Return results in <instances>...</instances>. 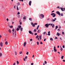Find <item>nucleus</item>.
<instances>
[{
	"instance_id": "6ab92c4d",
	"label": "nucleus",
	"mask_w": 65,
	"mask_h": 65,
	"mask_svg": "<svg viewBox=\"0 0 65 65\" xmlns=\"http://www.w3.org/2000/svg\"><path fill=\"white\" fill-rule=\"evenodd\" d=\"M24 20H26V17L24 16L23 18Z\"/></svg>"
},
{
	"instance_id": "13d9d810",
	"label": "nucleus",
	"mask_w": 65,
	"mask_h": 65,
	"mask_svg": "<svg viewBox=\"0 0 65 65\" xmlns=\"http://www.w3.org/2000/svg\"><path fill=\"white\" fill-rule=\"evenodd\" d=\"M10 28H13V26H10Z\"/></svg>"
},
{
	"instance_id": "b1692460",
	"label": "nucleus",
	"mask_w": 65,
	"mask_h": 65,
	"mask_svg": "<svg viewBox=\"0 0 65 65\" xmlns=\"http://www.w3.org/2000/svg\"><path fill=\"white\" fill-rule=\"evenodd\" d=\"M54 27H55V24H54L52 26V28H54Z\"/></svg>"
},
{
	"instance_id": "338daca9",
	"label": "nucleus",
	"mask_w": 65,
	"mask_h": 65,
	"mask_svg": "<svg viewBox=\"0 0 65 65\" xmlns=\"http://www.w3.org/2000/svg\"><path fill=\"white\" fill-rule=\"evenodd\" d=\"M8 20H9L8 19V18L7 19V21H8Z\"/></svg>"
},
{
	"instance_id": "9b49d317",
	"label": "nucleus",
	"mask_w": 65,
	"mask_h": 65,
	"mask_svg": "<svg viewBox=\"0 0 65 65\" xmlns=\"http://www.w3.org/2000/svg\"><path fill=\"white\" fill-rule=\"evenodd\" d=\"M57 34L56 35H57L58 36H59L60 35V34L58 32H57Z\"/></svg>"
},
{
	"instance_id": "2eb2a0df",
	"label": "nucleus",
	"mask_w": 65,
	"mask_h": 65,
	"mask_svg": "<svg viewBox=\"0 0 65 65\" xmlns=\"http://www.w3.org/2000/svg\"><path fill=\"white\" fill-rule=\"evenodd\" d=\"M50 31H49L48 32V35L49 36H50L51 34H50Z\"/></svg>"
},
{
	"instance_id": "49530a36",
	"label": "nucleus",
	"mask_w": 65,
	"mask_h": 65,
	"mask_svg": "<svg viewBox=\"0 0 65 65\" xmlns=\"http://www.w3.org/2000/svg\"><path fill=\"white\" fill-rule=\"evenodd\" d=\"M27 56H26V57H25V59H27Z\"/></svg>"
},
{
	"instance_id": "09e8293b",
	"label": "nucleus",
	"mask_w": 65,
	"mask_h": 65,
	"mask_svg": "<svg viewBox=\"0 0 65 65\" xmlns=\"http://www.w3.org/2000/svg\"><path fill=\"white\" fill-rule=\"evenodd\" d=\"M57 29V28H58V26H56V27H55Z\"/></svg>"
},
{
	"instance_id": "f257e3e1",
	"label": "nucleus",
	"mask_w": 65,
	"mask_h": 65,
	"mask_svg": "<svg viewBox=\"0 0 65 65\" xmlns=\"http://www.w3.org/2000/svg\"><path fill=\"white\" fill-rule=\"evenodd\" d=\"M54 52H57V50H56V46H54Z\"/></svg>"
},
{
	"instance_id": "0eeeda50",
	"label": "nucleus",
	"mask_w": 65,
	"mask_h": 65,
	"mask_svg": "<svg viewBox=\"0 0 65 65\" xmlns=\"http://www.w3.org/2000/svg\"><path fill=\"white\" fill-rule=\"evenodd\" d=\"M31 3H32V1H30L29 2V6H31Z\"/></svg>"
},
{
	"instance_id": "4be33fe9",
	"label": "nucleus",
	"mask_w": 65,
	"mask_h": 65,
	"mask_svg": "<svg viewBox=\"0 0 65 65\" xmlns=\"http://www.w3.org/2000/svg\"><path fill=\"white\" fill-rule=\"evenodd\" d=\"M39 38L40 40H41V36H39Z\"/></svg>"
},
{
	"instance_id": "72a5a7b5",
	"label": "nucleus",
	"mask_w": 65,
	"mask_h": 65,
	"mask_svg": "<svg viewBox=\"0 0 65 65\" xmlns=\"http://www.w3.org/2000/svg\"><path fill=\"white\" fill-rule=\"evenodd\" d=\"M29 52H27V53H26V55H29Z\"/></svg>"
},
{
	"instance_id": "ea45409f",
	"label": "nucleus",
	"mask_w": 65,
	"mask_h": 65,
	"mask_svg": "<svg viewBox=\"0 0 65 65\" xmlns=\"http://www.w3.org/2000/svg\"><path fill=\"white\" fill-rule=\"evenodd\" d=\"M35 31L36 32V29H35L34 30V32H35Z\"/></svg>"
},
{
	"instance_id": "79ce46f5",
	"label": "nucleus",
	"mask_w": 65,
	"mask_h": 65,
	"mask_svg": "<svg viewBox=\"0 0 65 65\" xmlns=\"http://www.w3.org/2000/svg\"><path fill=\"white\" fill-rule=\"evenodd\" d=\"M44 62L45 64H46L47 63V62L46 61H45Z\"/></svg>"
},
{
	"instance_id": "c9c22d12",
	"label": "nucleus",
	"mask_w": 65,
	"mask_h": 65,
	"mask_svg": "<svg viewBox=\"0 0 65 65\" xmlns=\"http://www.w3.org/2000/svg\"><path fill=\"white\" fill-rule=\"evenodd\" d=\"M20 14V13L19 12H18L17 13L18 15Z\"/></svg>"
},
{
	"instance_id": "c85d7f7f",
	"label": "nucleus",
	"mask_w": 65,
	"mask_h": 65,
	"mask_svg": "<svg viewBox=\"0 0 65 65\" xmlns=\"http://www.w3.org/2000/svg\"><path fill=\"white\" fill-rule=\"evenodd\" d=\"M34 25H37V23H34Z\"/></svg>"
},
{
	"instance_id": "f8f14e48",
	"label": "nucleus",
	"mask_w": 65,
	"mask_h": 65,
	"mask_svg": "<svg viewBox=\"0 0 65 65\" xmlns=\"http://www.w3.org/2000/svg\"><path fill=\"white\" fill-rule=\"evenodd\" d=\"M14 33H15V36H14V37H16V30L15 29V30H14Z\"/></svg>"
},
{
	"instance_id": "864d4df0",
	"label": "nucleus",
	"mask_w": 65,
	"mask_h": 65,
	"mask_svg": "<svg viewBox=\"0 0 65 65\" xmlns=\"http://www.w3.org/2000/svg\"><path fill=\"white\" fill-rule=\"evenodd\" d=\"M33 64H34V63H31V65H33Z\"/></svg>"
},
{
	"instance_id": "aec40b11",
	"label": "nucleus",
	"mask_w": 65,
	"mask_h": 65,
	"mask_svg": "<svg viewBox=\"0 0 65 65\" xmlns=\"http://www.w3.org/2000/svg\"><path fill=\"white\" fill-rule=\"evenodd\" d=\"M20 29H19V28H17V29H16V30H17V31H19V30H20Z\"/></svg>"
},
{
	"instance_id": "20e7f679",
	"label": "nucleus",
	"mask_w": 65,
	"mask_h": 65,
	"mask_svg": "<svg viewBox=\"0 0 65 65\" xmlns=\"http://www.w3.org/2000/svg\"><path fill=\"white\" fill-rule=\"evenodd\" d=\"M45 26L46 27V28H48V24H46L45 25Z\"/></svg>"
},
{
	"instance_id": "412c9836",
	"label": "nucleus",
	"mask_w": 65,
	"mask_h": 65,
	"mask_svg": "<svg viewBox=\"0 0 65 65\" xmlns=\"http://www.w3.org/2000/svg\"><path fill=\"white\" fill-rule=\"evenodd\" d=\"M60 48L61 49H60V50L61 51H62L63 50V48H62V47H60Z\"/></svg>"
},
{
	"instance_id": "f704fd0d",
	"label": "nucleus",
	"mask_w": 65,
	"mask_h": 65,
	"mask_svg": "<svg viewBox=\"0 0 65 65\" xmlns=\"http://www.w3.org/2000/svg\"><path fill=\"white\" fill-rule=\"evenodd\" d=\"M40 44H42V42L41 41L40 42Z\"/></svg>"
},
{
	"instance_id": "8fccbe9b",
	"label": "nucleus",
	"mask_w": 65,
	"mask_h": 65,
	"mask_svg": "<svg viewBox=\"0 0 65 65\" xmlns=\"http://www.w3.org/2000/svg\"><path fill=\"white\" fill-rule=\"evenodd\" d=\"M37 35V33H35V35Z\"/></svg>"
},
{
	"instance_id": "0e129e2a",
	"label": "nucleus",
	"mask_w": 65,
	"mask_h": 65,
	"mask_svg": "<svg viewBox=\"0 0 65 65\" xmlns=\"http://www.w3.org/2000/svg\"><path fill=\"white\" fill-rule=\"evenodd\" d=\"M12 34H13V35L14 34V32H12Z\"/></svg>"
},
{
	"instance_id": "6e6552de",
	"label": "nucleus",
	"mask_w": 65,
	"mask_h": 65,
	"mask_svg": "<svg viewBox=\"0 0 65 65\" xmlns=\"http://www.w3.org/2000/svg\"><path fill=\"white\" fill-rule=\"evenodd\" d=\"M0 46H1L2 47L3 46V43L2 42H1L0 43Z\"/></svg>"
},
{
	"instance_id": "9d476101",
	"label": "nucleus",
	"mask_w": 65,
	"mask_h": 65,
	"mask_svg": "<svg viewBox=\"0 0 65 65\" xmlns=\"http://www.w3.org/2000/svg\"><path fill=\"white\" fill-rule=\"evenodd\" d=\"M40 16L41 17H42V18H44V15H43V14H41L40 15Z\"/></svg>"
},
{
	"instance_id": "423d86ee",
	"label": "nucleus",
	"mask_w": 65,
	"mask_h": 65,
	"mask_svg": "<svg viewBox=\"0 0 65 65\" xmlns=\"http://www.w3.org/2000/svg\"><path fill=\"white\" fill-rule=\"evenodd\" d=\"M60 9H61V10H62V11H64V9H64V10H65V8H61Z\"/></svg>"
},
{
	"instance_id": "a19ab883",
	"label": "nucleus",
	"mask_w": 65,
	"mask_h": 65,
	"mask_svg": "<svg viewBox=\"0 0 65 65\" xmlns=\"http://www.w3.org/2000/svg\"><path fill=\"white\" fill-rule=\"evenodd\" d=\"M40 29H38V30L37 31L38 33H39V30Z\"/></svg>"
},
{
	"instance_id": "e433bc0d",
	"label": "nucleus",
	"mask_w": 65,
	"mask_h": 65,
	"mask_svg": "<svg viewBox=\"0 0 65 65\" xmlns=\"http://www.w3.org/2000/svg\"><path fill=\"white\" fill-rule=\"evenodd\" d=\"M61 15L62 17H63V14L62 13H61Z\"/></svg>"
},
{
	"instance_id": "f03ea898",
	"label": "nucleus",
	"mask_w": 65,
	"mask_h": 65,
	"mask_svg": "<svg viewBox=\"0 0 65 65\" xmlns=\"http://www.w3.org/2000/svg\"><path fill=\"white\" fill-rule=\"evenodd\" d=\"M56 13L57 14H58L59 15H61V13H60L59 12V11H57L56 12Z\"/></svg>"
},
{
	"instance_id": "6e6d98bb",
	"label": "nucleus",
	"mask_w": 65,
	"mask_h": 65,
	"mask_svg": "<svg viewBox=\"0 0 65 65\" xmlns=\"http://www.w3.org/2000/svg\"><path fill=\"white\" fill-rule=\"evenodd\" d=\"M53 23H52L50 25L51 26H53Z\"/></svg>"
},
{
	"instance_id": "7c9ffc66",
	"label": "nucleus",
	"mask_w": 65,
	"mask_h": 65,
	"mask_svg": "<svg viewBox=\"0 0 65 65\" xmlns=\"http://www.w3.org/2000/svg\"><path fill=\"white\" fill-rule=\"evenodd\" d=\"M63 57H64V56H61V59H63Z\"/></svg>"
},
{
	"instance_id": "1a4fd4ad",
	"label": "nucleus",
	"mask_w": 65,
	"mask_h": 65,
	"mask_svg": "<svg viewBox=\"0 0 65 65\" xmlns=\"http://www.w3.org/2000/svg\"><path fill=\"white\" fill-rule=\"evenodd\" d=\"M26 42H24V44H23V46H26Z\"/></svg>"
},
{
	"instance_id": "7ed1b4c3",
	"label": "nucleus",
	"mask_w": 65,
	"mask_h": 65,
	"mask_svg": "<svg viewBox=\"0 0 65 65\" xmlns=\"http://www.w3.org/2000/svg\"><path fill=\"white\" fill-rule=\"evenodd\" d=\"M29 32L30 34H32V35H34V34L32 32V31H29Z\"/></svg>"
},
{
	"instance_id": "bb28decb",
	"label": "nucleus",
	"mask_w": 65,
	"mask_h": 65,
	"mask_svg": "<svg viewBox=\"0 0 65 65\" xmlns=\"http://www.w3.org/2000/svg\"><path fill=\"white\" fill-rule=\"evenodd\" d=\"M50 40L52 41L53 40V38H51L50 39Z\"/></svg>"
},
{
	"instance_id": "4468645a",
	"label": "nucleus",
	"mask_w": 65,
	"mask_h": 65,
	"mask_svg": "<svg viewBox=\"0 0 65 65\" xmlns=\"http://www.w3.org/2000/svg\"><path fill=\"white\" fill-rule=\"evenodd\" d=\"M8 31L9 33H11V30L10 29H9L8 30Z\"/></svg>"
},
{
	"instance_id": "cd10ccee",
	"label": "nucleus",
	"mask_w": 65,
	"mask_h": 65,
	"mask_svg": "<svg viewBox=\"0 0 65 65\" xmlns=\"http://www.w3.org/2000/svg\"><path fill=\"white\" fill-rule=\"evenodd\" d=\"M20 30H21V31H23V28L22 27L21 28V29H20Z\"/></svg>"
},
{
	"instance_id": "37998d69",
	"label": "nucleus",
	"mask_w": 65,
	"mask_h": 65,
	"mask_svg": "<svg viewBox=\"0 0 65 65\" xmlns=\"http://www.w3.org/2000/svg\"><path fill=\"white\" fill-rule=\"evenodd\" d=\"M62 34L63 35H64V31H63L62 32Z\"/></svg>"
},
{
	"instance_id": "680f3d73",
	"label": "nucleus",
	"mask_w": 65,
	"mask_h": 65,
	"mask_svg": "<svg viewBox=\"0 0 65 65\" xmlns=\"http://www.w3.org/2000/svg\"><path fill=\"white\" fill-rule=\"evenodd\" d=\"M20 3H18V5H20Z\"/></svg>"
},
{
	"instance_id": "c756f323",
	"label": "nucleus",
	"mask_w": 65,
	"mask_h": 65,
	"mask_svg": "<svg viewBox=\"0 0 65 65\" xmlns=\"http://www.w3.org/2000/svg\"><path fill=\"white\" fill-rule=\"evenodd\" d=\"M2 55V54L1 53H0V57H1Z\"/></svg>"
},
{
	"instance_id": "a18cd8bd",
	"label": "nucleus",
	"mask_w": 65,
	"mask_h": 65,
	"mask_svg": "<svg viewBox=\"0 0 65 65\" xmlns=\"http://www.w3.org/2000/svg\"><path fill=\"white\" fill-rule=\"evenodd\" d=\"M14 28H13L12 30V32H14Z\"/></svg>"
},
{
	"instance_id": "393cba45",
	"label": "nucleus",
	"mask_w": 65,
	"mask_h": 65,
	"mask_svg": "<svg viewBox=\"0 0 65 65\" xmlns=\"http://www.w3.org/2000/svg\"><path fill=\"white\" fill-rule=\"evenodd\" d=\"M55 14L54 13H52L51 14V15H54Z\"/></svg>"
},
{
	"instance_id": "5fc2aeb1",
	"label": "nucleus",
	"mask_w": 65,
	"mask_h": 65,
	"mask_svg": "<svg viewBox=\"0 0 65 65\" xmlns=\"http://www.w3.org/2000/svg\"><path fill=\"white\" fill-rule=\"evenodd\" d=\"M31 25H33V22H31Z\"/></svg>"
},
{
	"instance_id": "3c124183",
	"label": "nucleus",
	"mask_w": 65,
	"mask_h": 65,
	"mask_svg": "<svg viewBox=\"0 0 65 65\" xmlns=\"http://www.w3.org/2000/svg\"><path fill=\"white\" fill-rule=\"evenodd\" d=\"M46 38H45L44 40V41H45L46 40Z\"/></svg>"
},
{
	"instance_id": "052dcab7",
	"label": "nucleus",
	"mask_w": 65,
	"mask_h": 65,
	"mask_svg": "<svg viewBox=\"0 0 65 65\" xmlns=\"http://www.w3.org/2000/svg\"><path fill=\"white\" fill-rule=\"evenodd\" d=\"M13 65H15V62L14 63Z\"/></svg>"
},
{
	"instance_id": "4c0bfd02",
	"label": "nucleus",
	"mask_w": 65,
	"mask_h": 65,
	"mask_svg": "<svg viewBox=\"0 0 65 65\" xmlns=\"http://www.w3.org/2000/svg\"><path fill=\"white\" fill-rule=\"evenodd\" d=\"M32 27H35V25L34 24L32 25Z\"/></svg>"
},
{
	"instance_id": "e2e57ef3",
	"label": "nucleus",
	"mask_w": 65,
	"mask_h": 65,
	"mask_svg": "<svg viewBox=\"0 0 65 65\" xmlns=\"http://www.w3.org/2000/svg\"><path fill=\"white\" fill-rule=\"evenodd\" d=\"M55 39H58V38H57V37H55Z\"/></svg>"
},
{
	"instance_id": "f3484780",
	"label": "nucleus",
	"mask_w": 65,
	"mask_h": 65,
	"mask_svg": "<svg viewBox=\"0 0 65 65\" xmlns=\"http://www.w3.org/2000/svg\"><path fill=\"white\" fill-rule=\"evenodd\" d=\"M5 44L6 45H7L8 44V42L7 41H6V42H5Z\"/></svg>"
},
{
	"instance_id": "5701e85b",
	"label": "nucleus",
	"mask_w": 65,
	"mask_h": 65,
	"mask_svg": "<svg viewBox=\"0 0 65 65\" xmlns=\"http://www.w3.org/2000/svg\"><path fill=\"white\" fill-rule=\"evenodd\" d=\"M52 16L53 18H55V17H56V14H54V15H53Z\"/></svg>"
},
{
	"instance_id": "c03bdc74",
	"label": "nucleus",
	"mask_w": 65,
	"mask_h": 65,
	"mask_svg": "<svg viewBox=\"0 0 65 65\" xmlns=\"http://www.w3.org/2000/svg\"><path fill=\"white\" fill-rule=\"evenodd\" d=\"M18 18H20V15H18Z\"/></svg>"
},
{
	"instance_id": "473e14b6",
	"label": "nucleus",
	"mask_w": 65,
	"mask_h": 65,
	"mask_svg": "<svg viewBox=\"0 0 65 65\" xmlns=\"http://www.w3.org/2000/svg\"><path fill=\"white\" fill-rule=\"evenodd\" d=\"M17 10H19V8H18V6H17Z\"/></svg>"
},
{
	"instance_id": "774afa93",
	"label": "nucleus",
	"mask_w": 65,
	"mask_h": 65,
	"mask_svg": "<svg viewBox=\"0 0 65 65\" xmlns=\"http://www.w3.org/2000/svg\"><path fill=\"white\" fill-rule=\"evenodd\" d=\"M62 61H63V62H65V60H63Z\"/></svg>"
},
{
	"instance_id": "39448f33",
	"label": "nucleus",
	"mask_w": 65,
	"mask_h": 65,
	"mask_svg": "<svg viewBox=\"0 0 65 65\" xmlns=\"http://www.w3.org/2000/svg\"><path fill=\"white\" fill-rule=\"evenodd\" d=\"M57 20V19L55 18H54V19H53V20H51V21L52 22H55V21Z\"/></svg>"
},
{
	"instance_id": "a211bd4d",
	"label": "nucleus",
	"mask_w": 65,
	"mask_h": 65,
	"mask_svg": "<svg viewBox=\"0 0 65 65\" xmlns=\"http://www.w3.org/2000/svg\"><path fill=\"white\" fill-rule=\"evenodd\" d=\"M29 20H30V21H31L32 20V18H29Z\"/></svg>"
},
{
	"instance_id": "603ef678",
	"label": "nucleus",
	"mask_w": 65,
	"mask_h": 65,
	"mask_svg": "<svg viewBox=\"0 0 65 65\" xmlns=\"http://www.w3.org/2000/svg\"><path fill=\"white\" fill-rule=\"evenodd\" d=\"M22 51H21L20 52V54H22Z\"/></svg>"
},
{
	"instance_id": "4d7b16f0",
	"label": "nucleus",
	"mask_w": 65,
	"mask_h": 65,
	"mask_svg": "<svg viewBox=\"0 0 65 65\" xmlns=\"http://www.w3.org/2000/svg\"><path fill=\"white\" fill-rule=\"evenodd\" d=\"M30 41H32V39H30Z\"/></svg>"
},
{
	"instance_id": "bf43d9fd",
	"label": "nucleus",
	"mask_w": 65,
	"mask_h": 65,
	"mask_svg": "<svg viewBox=\"0 0 65 65\" xmlns=\"http://www.w3.org/2000/svg\"><path fill=\"white\" fill-rule=\"evenodd\" d=\"M62 47H63V48H65V46H64V45H63L62 46Z\"/></svg>"
},
{
	"instance_id": "de8ad7c7",
	"label": "nucleus",
	"mask_w": 65,
	"mask_h": 65,
	"mask_svg": "<svg viewBox=\"0 0 65 65\" xmlns=\"http://www.w3.org/2000/svg\"><path fill=\"white\" fill-rule=\"evenodd\" d=\"M14 52L15 54V55H17V52H16L15 51Z\"/></svg>"
},
{
	"instance_id": "69168bd1",
	"label": "nucleus",
	"mask_w": 65,
	"mask_h": 65,
	"mask_svg": "<svg viewBox=\"0 0 65 65\" xmlns=\"http://www.w3.org/2000/svg\"><path fill=\"white\" fill-rule=\"evenodd\" d=\"M46 33V32H44L43 33V34H45V33Z\"/></svg>"
},
{
	"instance_id": "dca6fc26",
	"label": "nucleus",
	"mask_w": 65,
	"mask_h": 65,
	"mask_svg": "<svg viewBox=\"0 0 65 65\" xmlns=\"http://www.w3.org/2000/svg\"><path fill=\"white\" fill-rule=\"evenodd\" d=\"M39 25H38V26L36 28L37 30H38V28H39Z\"/></svg>"
},
{
	"instance_id": "58836bf2",
	"label": "nucleus",
	"mask_w": 65,
	"mask_h": 65,
	"mask_svg": "<svg viewBox=\"0 0 65 65\" xmlns=\"http://www.w3.org/2000/svg\"><path fill=\"white\" fill-rule=\"evenodd\" d=\"M37 43L38 45H39V42H37Z\"/></svg>"
},
{
	"instance_id": "a878e982",
	"label": "nucleus",
	"mask_w": 65,
	"mask_h": 65,
	"mask_svg": "<svg viewBox=\"0 0 65 65\" xmlns=\"http://www.w3.org/2000/svg\"><path fill=\"white\" fill-rule=\"evenodd\" d=\"M38 37H39V36H38V35H37L36 37V39L38 38Z\"/></svg>"
},
{
	"instance_id": "ddd939ff",
	"label": "nucleus",
	"mask_w": 65,
	"mask_h": 65,
	"mask_svg": "<svg viewBox=\"0 0 65 65\" xmlns=\"http://www.w3.org/2000/svg\"><path fill=\"white\" fill-rule=\"evenodd\" d=\"M18 28H19L20 29H21V27H22V26H21V25H19L18 26Z\"/></svg>"
},
{
	"instance_id": "2f4dec72",
	"label": "nucleus",
	"mask_w": 65,
	"mask_h": 65,
	"mask_svg": "<svg viewBox=\"0 0 65 65\" xmlns=\"http://www.w3.org/2000/svg\"><path fill=\"white\" fill-rule=\"evenodd\" d=\"M17 64H19V62L18 60L17 61Z\"/></svg>"
}]
</instances>
